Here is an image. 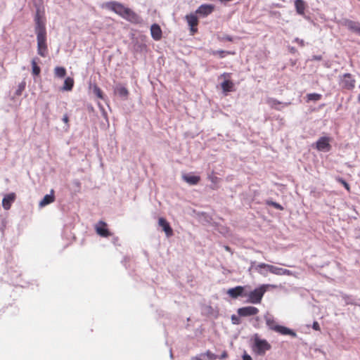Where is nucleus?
<instances>
[{
	"label": "nucleus",
	"mask_w": 360,
	"mask_h": 360,
	"mask_svg": "<svg viewBox=\"0 0 360 360\" xmlns=\"http://www.w3.org/2000/svg\"><path fill=\"white\" fill-rule=\"evenodd\" d=\"M105 7L131 22L136 23L139 22L140 18L136 13L119 2H107Z\"/></svg>",
	"instance_id": "f257e3e1"
},
{
	"label": "nucleus",
	"mask_w": 360,
	"mask_h": 360,
	"mask_svg": "<svg viewBox=\"0 0 360 360\" xmlns=\"http://www.w3.org/2000/svg\"><path fill=\"white\" fill-rule=\"evenodd\" d=\"M266 324L269 327V329L278 333L283 335H290L291 337H296V333L291 329L280 326L277 324L276 321L274 320L273 317L266 316L265 317Z\"/></svg>",
	"instance_id": "f03ea898"
},
{
	"label": "nucleus",
	"mask_w": 360,
	"mask_h": 360,
	"mask_svg": "<svg viewBox=\"0 0 360 360\" xmlns=\"http://www.w3.org/2000/svg\"><path fill=\"white\" fill-rule=\"evenodd\" d=\"M266 269L270 273L275 274V275H278V276H282V275L291 276L292 274V272L288 269L278 267V266H274L271 264H265V263L259 264L256 266V269L258 271V272L260 274L265 275L264 273L259 271V269Z\"/></svg>",
	"instance_id": "7ed1b4c3"
},
{
	"label": "nucleus",
	"mask_w": 360,
	"mask_h": 360,
	"mask_svg": "<svg viewBox=\"0 0 360 360\" xmlns=\"http://www.w3.org/2000/svg\"><path fill=\"white\" fill-rule=\"evenodd\" d=\"M271 348V345L266 340L260 339L258 334L254 335L253 350L255 352L259 355H264Z\"/></svg>",
	"instance_id": "20e7f679"
},
{
	"label": "nucleus",
	"mask_w": 360,
	"mask_h": 360,
	"mask_svg": "<svg viewBox=\"0 0 360 360\" xmlns=\"http://www.w3.org/2000/svg\"><path fill=\"white\" fill-rule=\"evenodd\" d=\"M339 85L342 89L353 90L356 85V79L350 73H345L340 77Z\"/></svg>",
	"instance_id": "39448f33"
},
{
	"label": "nucleus",
	"mask_w": 360,
	"mask_h": 360,
	"mask_svg": "<svg viewBox=\"0 0 360 360\" xmlns=\"http://www.w3.org/2000/svg\"><path fill=\"white\" fill-rule=\"evenodd\" d=\"M37 53L41 57H46L48 55V46L46 44V35L42 30L37 36Z\"/></svg>",
	"instance_id": "423d86ee"
},
{
	"label": "nucleus",
	"mask_w": 360,
	"mask_h": 360,
	"mask_svg": "<svg viewBox=\"0 0 360 360\" xmlns=\"http://www.w3.org/2000/svg\"><path fill=\"white\" fill-rule=\"evenodd\" d=\"M266 292V288L264 285L255 289L248 295H244L248 297V302L252 304H259Z\"/></svg>",
	"instance_id": "0eeeda50"
},
{
	"label": "nucleus",
	"mask_w": 360,
	"mask_h": 360,
	"mask_svg": "<svg viewBox=\"0 0 360 360\" xmlns=\"http://www.w3.org/2000/svg\"><path fill=\"white\" fill-rule=\"evenodd\" d=\"M331 139L328 136H322L319 138L315 143V147L319 151L328 152L331 149Z\"/></svg>",
	"instance_id": "6e6552de"
},
{
	"label": "nucleus",
	"mask_w": 360,
	"mask_h": 360,
	"mask_svg": "<svg viewBox=\"0 0 360 360\" xmlns=\"http://www.w3.org/2000/svg\"><path fill=\"white\" fill-rule=\"evenodd\" d=\"M342 25L346 27L349 30L352 32L356 33L360 35V22L354 21L349 19H345L342 22Z\"/></svg>",
	"instance_id": "1a4fd4ad"
},
{
	"label": "nucleus",
	"mask_w": 360,
	"mask_h": 360,
	"mask_svg": "<svg viewBox=\"0 0 360 360\" xmlns=\"http://www.w3.org/2000/svg\"><path fill=\"white\" fill-rule=\"evenodd\" d=\"M259 309L252 306L244 307L238 309V314L240 316H250L257 314Z\"/></svg>",
	"instance_id": "9d476101"
},
{
	"label": "nucleus",
	"mask_w": 360,
	"mask_h": 360,
	"mask_svg": "<svg viewBox=\"0 0 360 360\" xmlns=\"http://www.w3.org/2000/svg\"><path fill=\"white\" fill-rule=\"evenodd\" d=\"M186 19L188 25L191 27V34H194L198 32L197 26L198 25V20L195 14L191 13L186 16Z\"/></svg>",
	"instance_id": "9b49d317"
},
{
	"label": "nucleus",
	"mask_w": 360,
	"mask_h": 360,
	"mask_svg": "<svg viewBox=\"0 0 360 360\" xmlns=\"http://www.w3.org/2000/svg\"><path fill=\"white\" fill-rule=\"evenodd\" d=\"M97 234L102 237H109L112 234L107 229V224L103 221H100L95 227Z\"/></svg>",
	"instance_id": "f8f14e48"
},
{
	"label": "nucleus",
	"mask_w": 360,
	"mask_h": 360,
	"mask_svg": "<svg viewBox=\"0 0 360 360\" xmlns=\"http://www.w3.org/2000/svg\"><path fill=\"white\" fill-rule=\"evenodd\" d=\"M158 224L162 228L167 236L169 237L173 235V230L165 219L160 217L158 220Z\"/></svg>",
	"instance_id": "ddd939ff"
},
{
	"label": "nucleus",
	"mask_w": 360,
	"mask_h": 360,
	"mask_svg": "<svg viewBox=\"0 0 360 360\" xmlns=\"http://www.w3.org/2000/svg\"><path fill=\"white\" fill-rule=\"evenodd\" d=\"M213 10L214 6L212 5L203 4L196 10L195 13L202 16H207L210 14Z\"/></svg>",
	"instance_id": "4468645a"
},
{
	"label": "nucleus",
	"mask_w": 360,
	"mask_h": 360,
	"mask_svg": "<svg viewBox=\"0 0 360 360\" xmlns=\"http://www.w3.org/2000/svg\"><path fill=\"white\" fill-rule=\"evenodd\" d=\"M55 201V195L54 190L51 189L50 191V194L46 195L43 199L40 201L39 205V207H44L47 205H49Z\"/></svg>",
	"instance_id": "2eb2a0df"
},
{
	"label": "nucleus",
	"mask_w": 360,
	"mask_h": 360,
	"mask_svg": "<svg viewBox=\"0 0 360 360\" xmlns=\"http://www.w3.org/2000/svg\"><path fill=\"white\" fill-rule=\"evenodd\" d=\"M15 193H10V194H8L6 195L4 198H3V200H2V205H3V207L6 210H8L11 208V204L13 202V201L15 200Z\"/></svg>",
	"instance_id": "dca6fc26"
},
{
	"label": "nucleus",
	"mask_w": 360,
	"mask_h": 360,
	"mask_svg": "<svg viewBox=\"0 0 360 360\" xmlns=\"http://www.w3.org/2000/svg\"><path fill=\"white\" fill-rule=\"evenodd\" d=\"M266 103L271 108H274L277 110H281V108H280L281 105L287 106L288 103H283L280 102L279 101L274 98H268L266 99Z\"/></svg>",
	"instance_id": "f3484780"
},
{
	"label": "nucleus",
	"mask_w": 360,
	"mask_h": 360,
	"mask_svg": "<svg viewBox=\"0 0 360 360\" xmlns=\"http://www.w3.org/2000/svg\"><path fill=\"white\" fill-rule=\"evenodd\" d=\"M152 37L155 40H160L162 37V30L160 27L157 24H153L150 27Z\"/></svg>",
	"instance_id": "a211bd4d"
},
{
	"label": "nucleus",
	"mask_w": 360,
	"mask_h": 360,
	"mask_svg": "<svg viewBox=\"0 0 360 360\" xmlns=\"http://www.w3.org/2000/svg\"><path fill=\"white\" fill-rule=\"evenodd\" d=\"M244 288L243 286H237L233 288L229 289L227 293L230 297L236 298L238 296L243 295Z\"/></svg>",
	"instance_id": "6ab92c4d"
},
{
	"label": "nucleus",
	"mask_w": 360,
	"mask_h": 360,
	"mask_svg": "<svg viewBox=\"0 0 360 360\" xmlns=\"http://www.w3.org/2000/svg\"><path fill=\"white\" fill-rule=\"evenodd\" d=\"M182 179L190 185H196L200 181L199 176H193L191 174H184Z\"/></svg>",
	"instance_id": "aec40b11"
},
{
	"label": "nucleus",
	"mask_w": 360,
	"mask_h": 360,
	"mask_svg": "<svg viewBox=\"0 0 360 360\" xmlns=\"http://www.w3.org/2000/svg\"><path fill=\"white\" fill-rule=\"evenodd\" d=\"M35 21H36L35 32H36L37 36H38V34L42 30L44 32V35H46V30L45 25L40 20V18L38 14L37 15V16L35 18Z\"/></svg>",
	"instance_id": "412c9836"
},
{
	"label": "nucleus",
	"mask_w": 360,
	"mask_h": 360,
	"mask_svg": "<svg viewBox=\"0 0 360 360\" xmlns=\"http://www.w3.org/2000/svg\"><path fill=\"white\" fill-rule=\"evenodd\" d=\"M221 86L223 91L227 93L233 90L234 84L232 81L226 79L221 84Z\"/></svg>",
	"instance_id": "4be33fe9"
},
{
	"label": "nucleus",
	"mask_w": 360,
	"mask_h": 360,
	"mask_svg": "<svg viewBox=\"0 0 360 360\" xmlns=\"http://www.w3.org/2000/svg\"><path fill=\"white\" fill-rule=\"evenodd\" d=\"M295 6L296 11L300 15H303L305 11V3L303 0H295Z\"/></svg>",
	"instance_id": "5701e85b"
},
{
	"label": "nucleus",
	"mask_w": 360,
	"mask_h": 360,
	"mask_svg": "<svg viewBox=\"0 0 360 360\" xmlns=\"http://www.w3.org/2000/svg\"><path fill=\"white\" fill-rule=\"evenodd\" d=\"M115 91V93L119 94V96L121 97L127 98L129 95V91L127 90V89L122 86L121 84L117 85Z\"/></svg>",
	"instance_id": "b1692460"
},
{
	"label": "nucleus",
	"mask_w": 360,
	"mask_h": 360,
	"mask_svg": "<svg viewBox=\"0 0 360 360\" xmlns=\"http://www.w3.org/2000/svg\"><path fill=\"white\" fill-rule=\"evenodd\" d=\"M74 86V79L71 77H67L64 81L63 90L71 91Z\"/></svg>",
	"instance_id": "393cba45"
},
{
	"label": "nucleus",
	"mask_w": 360,
	"mask_h": 360,
	"mask_svg": "<svg viewBox=\"0 0 360 360\" xmlns=\"http://www.w3.org/2000/svg\"><path fill=\"white\" fill-rule=\"evenodd\" d=\"M31 63H32V75H34L35 76L39 75V74L41 72V69L38 66L36 59L33 58L32 60Z\"/></svg>",
	"instance_id": "a878e982"
},
{
	"label": "nucleus",
	"mask_w": 360,
	"mask_h": 360,
	"mask_svg": "<svg viewBox=\"0 0 360 360\" xmlns=\"http://www.w3.org/2000/svg\"><path fill=\"white\" fill-rule=\"evenodd\" d=\"M54 73L56 77L63 78L66 75V70L63 67H56Z\"/></svg>",
	"instance_id": "bb28decb"
},
{
	"label": "nucleus",
	"mask_w": 360,
	"mask_h": 360,
	"mask_svg": "<svg viewBox=\"0 0 360 360\" xmlns=\"http://www.w3.org/2000/svg\"><path fill=\"white\" fill-rule=\"evenodd\" d=\"M308 101H319L321 98V95L316 93L309 94L307 96Z\"/></svg>",
	"instance_id": "cd10ccee"
},
{
	"label": "nucleus",
	"mask_w": 360,
	"mask_h": 360,
	"mask_svg": "<svg viewBox=\"0 0 360 360\" xmlns=\"http://www.w3.org/2000/svg\"><path fill=\"white\" fill-rule=\"evenodd\" d=\"M208 179L213 184H216L217 183L219 182L220 181V179L219 177H217L215 174H214V172H212L211 174H208V176H207Z\"/></svg>",
	"instance_id": "c85d7f7f"
},
{
	"label": "nucleus",
	"mask_w": 360,
	"mask_h": 360,
	"mask_svg": "<svg viewBox=\"0 0 360 360\" xmlns=\"http://www.w3.org/2000/svg\"><path fill=\"white\" fill-rule=\"evenodd\" d=\"M336 181L339 183H340L348 192H350V186L348 183H347L341 177H336Z\"/></svg>",
	"instance_id": "c756f323"
},
{
	"label": "nucleus",
	"mask_w": 360,
	"mask_h": 360,
	"mask_svg": "<svg viewBox=\"0 0 360 360\" xmlns=\"http://www.w3.org/2000/svg\"><path fill=\"white\" fill-rule=\"evenodd\" d=\"M212 55H219L220 58H224L225 57L226 55H228V54H233V53L230 52V51H213L212 52Z\"/></svg>",
	"instance_id": "7c9ffc66"
},
{
	"label": "nucleus",
	"mask_w": 360,
	"mask_h": 360,
	"mask_svg": "<svg viewBox=\"0 0 360 360\" xmlns=\"http://www.w3.org/2000/svg\"><path fill=\"white\" fill-rule=\"evenodd\" d=\"M267 204L269 205L274 207V208H276L278 210H283V206L281 205L280 204H278V202L270 201V202H267Z\"/></svg>",
	"instance_id": "2f4dec72"
},
{
	"label": "nucleus",
	"mask_w": 360,
	"mask_h": 360,
	"mask_svg": "<svg viewBox=\"0 0 360 360\" xmlns=\"http://www.w3.org/2000/svg\"><path fill=\"white\" fill-rule=\"evenodd\" d=\"M94 92L96 95L97 97L99 98H103V91L98 86H94Z\"/></svg>",
	"instance_id": "473e14b6"
},
{
	"label": "nucleus",
	"mask_w": 360,
	"mask_h": 360,
	"mask_svg": "<svg viewBox=\"0 0 360 360\" xmlns=\"http://www.w3.org/2000/svg\"><path fill=\"white\" fill-rule=\"evenodd\" d=\"M25 82H22L19 84L18 86V89L16 91V94L17 95H20L22 91L25 89Z\"/></svg>",
	"instance_id": "72a5a7b5"
},
{
	"label": "nucleus",
	"mask_w": 360,
	"mask_h": 360,
	"mask_svg": "<svg viewBox=\"0 0 360 360\" xmlns=\"http://www.w3.org/2000/svg\"><path fill=\"white\" fill-rule=\"evenodd\" d=\"M210 359L215 360L217 359V356L210 351H207L205 354Z\"/></svg>",
	"instance_id": "f704fd0d"
},
{
	"label": "nucleus",
	"mask_w": 360,
	"mask_h": 360,
	"mask_svg": "<svg viewBox=\"0 0 360 360\" xmlns=\"http://www.w3.org/2000/svg\"><path fill=\"white\" fill-rule=\"evenodd\" d=\"M219 39L220 41H233V37L230 35H224L223 37H219Z\"/></svg>",
	"instance_id": "c9c22d12"
},
{
	"label": "nucleus",
	"mask_w": 360,
	"mask_h": 360,
	"mask_svg": "<svg viewBox=\"0 0 360 360\" xmlns=\"http://www.w3.org/2000/svg\"><path fill=\"white\" fill-rule=\"evenodd\" d=\"M231 320H232L233 323H234V324L240 323L239 318L238 316H236V315H232Z\"/></svg>",
	"instance_id": "e433bc0d"
},
{
	"label": "nucleus",
	"mask_w": 360,
	"mask_h": 360,
	"mask_svg": "<svg viewBox=\"0 0 360 360\" xmlns=\"http://www.w3.org/2000/svg\"><path fill=\"white\" fill-rule=\"evenodd\" d=\"M312 328L313 329H314L315 330H320L321 328H320V326H319V323L317 322V321H314L313 323V325H312Z\"/></svg>",
	"instance_id": "4c0bfd02"
},
{
	"label": "nucleus",
	"mask_w": 360,
	"mask_h": 360,
	"mask_svg": "<svg viewBox=\"0 0 360 360\" xmlns=\"http://www.w3.org/2000/svg\"><path fill=\"white\" fill-rule=\"evenodd\" d=\"M63 121L68 125V127H69V117L67 114L63 115Z\"/></svg>",
	"instance_id": "58836bf2"
},
{
	"label": "nucleus",
	"mask_w": 360,
	"mask_h": 360,
	"mask_svg": "<svg viewBox=\"0 0 360 360\" xmlns=\"http://www.w3.org/2000/svg\"><path fill=\"white\" fill-rule=\"evenodd\" d=\"M297 44H299L301 46H303L304 45V41L302 39H300L299 38H296L295 40Z\"/></svg>",
	"instance_id": "ea45409f"
},
{
	"label": "nucleus",
	"mask_w": 360,
	"mask_h": 360,
	"mask_svg": "<svg viewBox=\"0 0 360 360\" xmlns=\"http://www.w3.org/2000/svg\"><path fill=\"white\" fill-rule=\"evenodd\" d=\"M243 360H252V359L250 355L245 354L243 356Z\"/></svg>",
	"instance_id": "a19ab883"
},
{
	"label": "nucleus",
	"mask_w": 360,
	"mask_h": 360,
	"mask_svg": "<svg viewBox=\"0 0 360 360\" xmlns=\"http://www.w3.org/2000/svg\"><path fill=\"white\" fill-rule=\"evenodd\" d=\"M227 356H228V354H227V352H226V351H224V352L221 354V357H220V358H221V359H225V358H226Z\"/></svg>",
	"instance_id": "79ce46f5"
},
{
	"label": "nucleus",
	"mask_w": 360,
	"mask_h": 360,
	"mask_svg": "<svg viewBox=\"0 0 360 360\" xmlns=\"http://www.w3.org/2000/svg\"><path fill=\"white\" fill-rule=\"evenodd\" d=\"M203 354H200V356H194V357H192L191 360H202V358H201V356H202Z\"/></svg>",
	"instance_id": "37998d69"
},
{
	"label": "nucleus",
	"mask_w": 360,
	"mask_h": 360,
	"mask_svg": "<svg viewBox=\"0 0 360 360\" xmlns=\"http://www.w3.org/2000/svg\"><path fill=\"white\" fill-rule=\"evenodd\" d=\"M221 76L224 78H229L231 77V73H224Z\"/></svg>",
	"instance_id": "c03bdc74"
},
{
	"label": "nucleus",
	"mask_w": 360,
	"mask_h": 360,
	"mask_svg": "<svg viewBox=\"0 0 360 360\" xmlns=\"http://www.w3.org/2000/svg\"><path fill=\"white\" fill-rule=\"evenodd\" d=\"M316 60H321V56H319V57H316Z\"/></svg>",
	"instance_id": "a18cd8bd"
},
{
	"label": "nucleus",
	"mask_w": 360,
	"mask_h": 360,
	"mask_svg": "<svg viewBox=\"0 0 360 360\" xmlns=\"http://www.w3.org/2000/svg\"><path fill=\"white\" fill-rule=\"evenodd\" d=\"M229 249H230V248H229V247L226 246V250H229Z\"/></svg>",
	"instance_id": "49530a36"
},
{
	"label": "nucleus",
	"mask_w": 360,
	"mask_h": 360,
	"mask_svg": "<svg viewBox=\"0 0 360 360\" xmlns=\"http://www.w3.org/2000/svg\"><path fill=\"white\" fill-rule=\"evenodd\" d=\"M358 100L360 102V95L359 96Z\"/></svg>",
	"instance_id": "de8ad7c7"
}]
</instances>
